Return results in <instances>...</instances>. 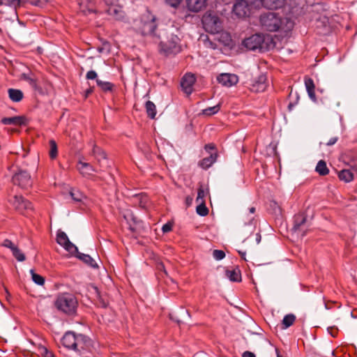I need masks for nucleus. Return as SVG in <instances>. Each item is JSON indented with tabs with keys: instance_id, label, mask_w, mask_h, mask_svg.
Wrapping results in <instances>:
<instances>
[{
	"instance_id": "nucleus-1",
	"label": "nucleus",
	"mask_w": 357,
	"mask_h": 357,
	"mask_svg": "<svg viewBox=\"0 0 357 357\" xmlns=\"http://www.w3.org/2000/svg\"><path fill=\"white\" fill-rule=\"evenodd\" d=\"M61 343L64 347L73 350L82 357H89L87 354L91 352L92 341L87 336L67 331L61 338Z\"/></svg>"
},
{
	"instance_id": "nucleus-2",
	"label": "nucleus",
	"mask_w": 357,
	"mask_h": 357,
	"mask_svg": "<svg viewBox=\"0 0 357 357\" xmlns=\"http://www.w3.org/2000/svg\"><path fill=\"white\" fill-rule=\"evenodd\" d=\"M157 38L160 40L158 52L160 54L169 56L181 52L179 38L177 35L170 33L167 29L159 30Z\"/></svg>"
},
{
	"instance_id": "nucleus-3",
	"label": "nucleus",
	"mask_w": 357,
	"mask_h": 357,
	"mask_svg": "<svg viewBox=\"0 0 357 357\" xmlns=\"http://www.w3.org/2000/svg\"><path fill=\"white\" fill-rule=\"evenodd\" d=\"M260 23L262 27L268 31L282 30L288 31L293 26V22L287 18L282 17L275 13H267L260 16Z\"/></svg>"
},
{
	"instance_id": "nucleus-4",
	"label": "nucleus",
	"mask_w": 357,
	"mask_h": 357,
	"mask_svg": "<svg viewBox=\"0 0 357 357\" xmlns=\"http://www.w3.org/2000/svg\"><path fill=\"white\" fill-rule=\"evenodd\" d=\"M56 308L68 314L75 312L77 307V301L75 296L69 293L61 294L55 301Z\"/></svg>"
},
{
	"instance_id": "nucleus-5",
	"label": "nucleus",
	"mask_w": 357,
	"mask_h": 357,
	"mask_svg": "<svg viewBox=\"0 0 357 357\" xmlns=\"http://www.w3.org/2000/svg\"><path fill=\"white\" fill-rule=\"evenodd\" d=\"M156 18L149 10L144 13L141 20L140 31L144 36H152L157 38L158 33H155L156 29Z\"/></svg>"
},
{
	"instance_id": "nucleus-6",
	"label": "nucleus",
	"mask_w": 357,
	"mask_h": 357,
	"mask_svg": "<svg viewBox=\"0 0 357 357\" xmlns=\"http://www.w3.org/2000/svg\"><path fill=\"white\" fill-rule=\"evenodd\" d=\"M202 21L204 28L208 32L216 33L222 30L220 19L215 14L206 13L202 17Z\"/></svg>"
},
{
	"instance_id": "nucleus-7",
	"label": "nucleus",
	"mask_w": 357,
	"mask_h": 357,
	"mask_svg": "<svg viewBox=\"0 0 357 357\" xmlns=\"http://www.w3.org/2000/svg\"><path fill=\"white\" fill-rule=\"evenodd\" d=\"M10 202L15 208L22 214L28 213L33 209L32 204L22 196H14Z\"/></svg>"
},
{
	"instance_id": "nucleus-8",
	"label": "nucleus",
	"mask_w": 357,
	"mask_h": 357,
	"mask_svg": "<svg viewBox=\"0 0 357 357\" xmlns=\"http://www.w3.org/2000/svg\"><path fill=\"white\" fill-rule=\"evenodd\" d=\"M264 38L261 34H254L243 41V45L250 50L264 48Z\"/></svg>"
},
{
	"instance_id": "nucleus-9",
	"label": "nucleus",
	"mask_w": 357,
	"mask_h": 357,
	"mask_svg": "<svg viewBox=\"0 0 357 357\" xmlns=\"http://www.w3.org/2000/svg\"><path fill=\"white\" fill-rule=\"evenodd\" d=\"M13 182L22 188H28L32 184L31 176L26 171H19L13 176Z\"/></svg>"
},
{
	"instance_id": "nucleus-10",
	"label": "nucleus",
	"mask_w": 357,
	"mask_h": 357,
	"mask_svg": "<svg viewBox=\"0 0 357 357\" xmlns=\"http://www.w3.org/2000/svg\"><path fill=\"white\" fill-rule=\"evenodd\" d=\"M56 242L70 253L77 252V248L69 240L68 236L64 231H58L56 234Z\"/></svg>"
},
{
	"instance_id": "nucleus-11",
	"label": "nucleus",
	"mask_w": 357,
	"mask_h": 357,
	"mask_svg": "<svg viewBox=\"0 0 357 357\" xmlns=\"http://www.w3.org/2000/svg\"><path fill=\"white\" fill-rule=\"evenodd\" d=\"M266 81L267 78L266 75H259L257 77L254 79L250 84V91L255 93L264 91L267 87Z\"/></svg>"
},
{
	"instance_id": "nucleus-12",
	"label": "nucleus",
	"mask_w": 357,
	"mask_h": 357,
	"mask_svg": "<svg viewBox=\"0 0 357 357\" xmlns=\"http://www.w3.org/2000/svg\"><path fill=\"white\" fill-rule=\"evenodd\" d=\"M234 13L239 17H243L249 15L250 6L245 0H236L233 6Z\"/></svg>"
},
{
	"instance_id": "nucleus-13",
	"label": "nucleus",
	"mask_w": 357,
	"mask_h": 357,
	"mask_svg": "<svg viewBox=\"0 0 357 357\" xmlns=\"http://www.w3.org/2000/svg\"><path fill=\"white\" fill-rule=\"evenodd\" d=\"M217 80L222 86L230 87L238 82V77L235 74L222 73L218 76Z\"/></svg>"
},
{
	"instance_id": "nucleus-14",
	"label": "nucleus",
	"mask_w": 357,
	"mask_h": 357,
	"mask_svg": "<svg viewBox=\"0 0 357 357\" xmlns=\"http://www.w3.org/2000/svg\"><path fill=\"white\" fill-rule=\"evenodd\" d=\"M195 77L192 74L186 73L181 79V86L183 91L188 95L192 92V86L195 82Z\"/></svg>"
},
{
	"instance_id": "nucleus-15",
	"label": "nucleus",
	"mask_w": 357,
	"mask_h": 357,
	"mask_svg": "<svg viewBox=\"0 0 357 357\" xmlns=\"http://www.w3.org/2000/svg\"><path fill=\"white\" fill-rule=\"evenodd\" d=\"M79 10L84 15L96 13L97 12L95 0H79Z\"/></svg>"
},
{
	"instance_id": "nucleus-16",
	"label": "nucleus",
	"mask_w": 357,
	"mask_h": 357,
	"mask_svg": "<svg viewBox=\"0 0 357 357\" xmlns=\"http://www.w3.org/2000/svg\"><path fill=\"white\" fill-rule=\"evenodd\" d=\"M26 118L24 116H15L4 117L1 119V123L3 125L22 126L26 124Z\"/></svg>"
},
{
	"instance_id": "nucleus-17",
	"label": "nucleus",
	"mask_w": 357,
	"mask_h": 357,
	"mask_svg": "<svg viewBox=\"0 0 357 357\" xmlns=\"http://www.w3.org/2000/svg\"><path fill=\"white\" fill-rule=\"evenodd\" d=\"M206 0H187V7L192 12H199L206 6Z\"/></svg>"
},
{
	"instance_id": "nucleus-18",
	"label": "nucleus",
	"mask_w": 357,
	"mask_h": 357,
	"mask_svg": "<svg viewBox=\"0 0 357 357\" xmlns=\"http://www.w3.org/2000/svg\"><path fill=\"white\" fill-rule=\"evenodd\" d=\"M77 168L80 174H82L84 176H89L93 172H95L94 168L91 164L82 162L81 160L77 162Z\"/></svg>"
},
{
	"instance_id": "nucleus-19",
	"label": "nucleus",
	"mask_w": 357,
	"mask_h": 357,
	"mask_svg": "<svg viewBox=\"0 0 357 357\" xmlns=\"http://www.w3.org/2000/svg\"><path fill=\"white\" fill-rule=\"evenodd\" d=\"M307 218L303 213H298L294 215V226L292 230L295 232L301 231L302 227L306 223Z\"/></svg>"
},
{
	"instance_id": "nucleus-20",
	"label": "nucleus",
	"mask_w": 357,
	"mask_h": 357,
	"mask_svg": "<svg viewBox=\"0 0 357 357\" xmlns=\"http://www.w3.org/2000/svg\"><path fill=\"white\" fill-rule=\"evenodd\" d=\"M261 6L267 9L273 10L281 8L284 0H260Z\"/></svg>"
},
{
	"instance_id": "nucleus-21",
	"label": "nucleus",
	"mask_w": 357,
	"mask_h": 357,
	"mask_svg": "<svg viewBox=\"0 0 357 357\" xmlns=\"http://www.w3.org/2000/svg\"><path fill=\"white\" fill-rule=\"evenodd\" d=\"M217 158L218 153L216 152L211 153L208 157H206L199 162V166L206 169L215 162Z\"/></svg>"
},
{
	"instance_id": "nucleus-22",
	"label": "nucleus",
	"mask_w": 357,
	"mask_h": 357,
	"mask_svg": "<svg viewBox=\"0 0 357 357\" xmlns=\"http://www.w3.org/2000/svg\"><path fill=\"white\" fill-rule=\"evenodd\" d=\"M20 78L22 80L27 82L33 89H38L37 79L36 78L33 73H31V71H29L28 73H22Z\"/></svg>"
},
{
	"instance_id": "nucleus-23",
	"label": "nucleus",
	"mask_w": 357,
	"mask_h": 357,
	"mask_svg": "<svg viewBox=\"0 0 357 357\" xmlns=\"http://www.w3.org/2000/svg\"><path fill=\"white\" fill-rule=\"evenodd\" d=\"M108 15L114 17L116 20H120L123 17V12L121 6L118 5H111L107 10Z\"/></svg>"
},
{
	"instance_id": "nucleus-24",
	"label": "nucleus",
	"mask_w": 357,
	"mask_h": 357,
	"mask_svg": "<svg viewBox=\"0 0 357 357\" xmlns=\"http://www.w3.org/2000/svg\"><path fill=\"white\" fill-rule=\"evenodd\" d=\"M304 81L309 97L312 100H316V96L314 92L315 86L313 79L310 77H305Z\"/></svg>"
},
{
	"instance_id": "nucleus-25",
	"label": "nucleus",
	"mask_w": 357,
	"mask_h": 357,
	"mask_svg": "<svg viewBox=\"0 0 357 357\" xmlns=\"http://www.w3.org/2000/svg\"><path fill=\"white\" fill-rule=\"evenodd\" d=\"M73 254H75L76 257L84 261L87 265L90 266L91 267L95 268L97 267L98 265L96 263L95 260L89 255L83 254L79 252L77 250V252H73Z\"/></svg>"
},
{
	"instance_id": "nucleus-26",
	"label": "nucleus",
	"mask_w": 357,
	"mask_h": 357,
	"mask_svg": "<svg viewBox=\"0 0 357 357\" xmlns=\"http://www.w3.org/2000/svg\"><path fill=\"white\" fill-rule=\"evenodd\" d=\"M8 94L9 98L15 102H20L24 98L23 92L20 89H9L8 90Z\"/></svg>"
},
{
	"instance_id": "nucleus-27",
	"label": "nucleus",
	"mask_w": 357,
	"mask_h": 357,
	"mask_svg": "<svg viewBox=\"0 0 357 357\" xmlns=\"http://www.w3.org/2000/svg\"><path fill=\"white\" fill-rule=\"evenodd\" d=\"M227 277L232 282H240L241 280V274L239 270H227Z\"/></svg>"
},
{
	"instance_id": "nucleus-28",
	"label": "nucleus",
	"mask_w": 357,
	"mask_h": 357,
	"mask_svg": "<svg viewBox=\"0 0 357 357\" xmlns=\"http://www.w3.org/2000/svg\"><path fill=\"white\" fill-rule=\"evenodd\" d=\"M145 108L148 116L151 119H155L157 113L155 105L152 101L148 100L145 104Z\"/></svg>"
},
{
	"instance_id": "nucleus-29",
	"label": "nucleus",
	"mask_w": 357,
	"mask_h": 357,
	"mask_svg": "<svg viewBox=\"0 0 357 357\" xmlns=\"http://www.w3.org/2000/svg\"><path fill=\"white\" fill-rule=\"evenodd\" d=\"M338 177L340 180L349 183L354 179V174L349 169H343L339 172Z\"/></svg>"
},
{
	"instance_id": "nucleus-30",
	"label": "nucleus",
	"mask_w": 357,
	"mask_h": 357,
	"mask_svg": "<svg viewBox=\"0 0 357 357\" xmlns=\"http://www.w3.org/2000/svg\"><path fill=\"white\" fill-rule=\"evenodd\" d=\"M315 169L321 176H326L329 173L326 162L322 160L318 162Z\"/></svg>"
},
{
	"instance_id": "nucleus-31",
	"label": "nucleus",
	"mask_w": 357,
	"mask_h": 357,
	"mask_svg": "<svg viewBox=\"0 0 357 357\" xmlns=\"http://www.w3.org/2000/svg\"><path fill=\"white\" fill-rule=\"evenodd\" d=\"M97 85L100 88V89L104 92L112 91L114 88V84L109 82H103L100 79H96Z\"/></svg>"
},
{
	"instance_id": "nucleus-32",
	"label": "nucleus",
	"mask_w": 357,
	"mask_h": 357,
	"mask_svg": "<svg viewBox=\"0 0 357 357\" xmlns=\"http://www.w3.org/2000/svg\"><path fill=\"white\" fill-rule=\"evenodd\" d=\"M289 98L290 99V101L288 105V109L289 111H291L293 108L297 105L298 101L299 100V96L296 92L293 93V91H291L289 95Z\"/></svg>"
},
{
	"instance_id": "nucleus-33",
	"label": "nucleus",
	"mask_w": 357,
	"mask_h": 357,
	"mask_svg": "<svg viewBox=\"0 0 357 357\" xmlns=\"http://www.w3.org/2000/svg\"><path fill=\"white\" fill-rule=\"evenodd\" d=\"M50 144L49 155L51 159H55L58 155L57 144L54 139H51Z\"/></svg>"
},
{
	"instance_id": "nucleus-34",
	"label": "nucleus",
	"mask_w": 357,
	"mask_h": 357,
	"mask_svg": "<svg viewBox=\"0 0 357 357\" xmlns=\"http://www.w3.org/2000/svg\"><path fill=\"white\" fill-rule=\"evenodd\" d=\"M296 320V317L293 314H289L284 316L282 320V325L284 326V328H287L294 323Z\"/></svg>"
},
{
	"instance_id": "nucleus-35",
	"label": "nucleus",
	"mask_w": 357,
	"mask_h": 357,
	"mask_svg": "<svg viewBox=\"0 0 357 357\" xmlns=\"http://www.w3.org/2000/svg\"><path fill=\"white\" fill-rule=\"evenodd\" d=\"M198 206H197L196 211L197 214L201 216H206L208 213V209L206 206L205 201H202V202L198 203Z\"/></svg>"
},
{
	"instance_id": "nucleus-36",
	"label": "nucleus",
	"mask_w": 357,
	"mask_h": 357,
	"mask_svg": "<svg viewBox=\"0 0 357 357\" xmlns=\"http://www.w3.org/2000/svg\"><path fill=\"white\" fill-rule=\"evenodd\" d=\"M220 109V104H218L213 107H209L202 110V114L206 116H211L217 114Z\"/></svg>"
},
{
	"instance_id": "nucleus-37",
	"label": "nucleus",
	"mask_w": 357,
	"mask_h": 357,
	"mask_svg": "<svg viewBox=\"0 0 357 357\" xmlns=\"http://www.w3.org/2000/svg\"><path fill=\"white\" fill-rule=\"evenodd\" d=\"M92 154L97 158L98 160L106 158L105 153L97 146H93Z\"/></svg>"
},
{
	"instance_id": "nucleus-38",
	"label": "nucleus",
	"mask_w": 357,
	"mask_h": 357,
	"mask_svg": "<svg viewBox=\"0 0 357 357\" xmlns=\"http://www.w3.org/2000/svg\"><path fill=\"white\" fill-rule=\"evenodd\" d=\"M72 199L77 202H82L85 198L84 195L78 190H73L70 192Z\"/></svg>"
},
{
	"instance_id": "nucleus-39",
	"label": "nucleus",
	"mask_w": 357,
	"mask_h": 357,
	"mask_svg": "<svg viewBox=\"0 0 357 357\" xmlns=\"http://www.w3.org/2000/svg\"><path fill=\"white\" fill-rule=\"evenodd\" d=\"M95 290L96 291V294H97V305L98 307H102V308H106L108 305V301L107 299H105V298H103L100 294V292L98 291V289L96 287L95 288Z\"/></svg>"
},
{
	"instance_id": "nucleus-40",
	"label": "nucleus",
	"mask_w": 357,
	"mask_h": 357,
	"mask_svg": "<svg viewBox=\"0 0 357 357\" xmlns=\"http://www.w3.org/2000/svg\"><path fill=\"white\" fill-rule=\"evenodd\" d=\"M30 272L32 280L36 284L38 285H43L45 284V278L43 276L36 273L33 270H31Z\"/></svg>"
},
{
	"instance_id": "nucleus-41",
	"label": "nucleus",
	"mask_w": 357,
	"mask_h": 357,
	"mask_svg": "<svg viewBox=\"0 0 357 357\" xmlns=\"http://www.w3.org/2000/svg\"><path fill=\"white\" fill-rule=\"evenodd\" d=\"M12 253L17 261H24L25 260V255L17 246L12 250Z\"/></svg>"
},
{
	"instance_id": "nucleus-42",
	"label": "nucleus",
	"mask_w": 357,
	"mask_h": 357,
	"mask_svg": "<svg viewBox=\"0 0 357 357\" xmlns=\"http://www.w3.org/2000/svg\"><path fill=\"white\" fill-rule=\"evenodd\" d=\"M206 195V192L204 191L203 187L200 186L198 188L197 197L196 199V202L197 203H199V202H202V201H205L204 199H205Z\"/></svg>"
},
{
	"instance_id": "nucleus-43",
	"label": "nucleus",
	"mask_w": 357,
	"mask_h": 357,
	"mask_svg": "<svg viewBox=\"0 0 357 357\" xmlns=\"http://www.w3.org/2000/svg\"><path fill=\"white\" fill-rule=\"evenodd\" d=\"M213 256L216 260H221L225 258V253L224 251L220 250H214L213 252Z\"/></svg>"
},
{
	"instance_id": "nucleus-44",
	"label": "nucleus",
	"mask_w": 357,
	"mask_h": 357,
	"mask_svg": "<svg viewBox=\"0 0 357 357\" xmlns=\"http://www.w3.org/2000/svg\"><path fill=\"white\" fill-rule=\"evenodd\" d=\"M98 75L96 71L94 70H89L87 72L86 75V78L87 79H97Z\"/></svg>"
},
{
	"instance_id": "nucleus-45",
	"label": "nucleus",
	"mask_w": 357,
	"mask_h": 357,
	"mask_svg": "<svg viewBox=\"0 0 357 357\" xmlns=\"http://www.w3.org/2000/svg\"><path fill=\"white\" fill-rule=\"evenodd\" d=\"M3 246L10 248L11 251L16 247L10 240L6 239L3 243Z\"/></svg>"
},
{
	"instance_id": "nucleus-46",
	"label": "nucleus",
	"mask_w": 357,
	"mask_h": 357,
	"mask_svg": "<svg viewBox=\"0 0 357 357\" xmlns=\"http://www.w3.org/2000/svg\"><path fill=\"white\" fill-rule=\"evenodd\" d=\"M6 3L10 6H13L15 8L20 6L21 0H5Z\"/></svg>"
},
{
	"instance_id": "nucleus-47",
	"label": "nucleus",
	"mask_w": 357,
	"mask_h": 357,
	"mask_svg": "<svg viewBox=\"0 0 357 357\" xmlns=\"http://www.w3.org/2000/svg\"><path fill=\"white\" fill-rule=\"evenodd\" d=\"M172 229V224L170 222H167L162 227V231L163 233H167Z\"/></svg>"
},
{
	"instance_id": "nucleus-48",
	"label": "nucleus",
	"mask_w": 357,
	"mask_h": 357,
	"mask_svg": "<svg viewBox=\"0 0 357 357\" xmlns=\"http://www.w3.org/2000/svg\"><path fill=\"white\" fill-rule=\"evenodd\" d=\"M165 1L169 5H170L172 7L178 6L181 1V0H165Z\"/></svg>"
},
{
	"instance_id": "nucleus-49",
	"label": "nucleus",
	"mask_w": 357,
	"mask_h": 357,
	"mask_svg": "<svg viewBox=\"0 0 357 357\" xmlns=\"http://www.w3.org/2000/svg\"><path fill=\"white\" fill-rule=\"evenodd\" d=\"M338 140V137H331L327 142H326V145L327 146H332L333 144H335Z\"/></svg>"
},
{
	"instance_id": "nucleus-50",
	"label": "nucleus",
	"mask_w": 357,
	"mask_h": 357,
	"mask_svg": "<svg viewBox=\"0 0 357 357\" xmlns=\"http://www.w3.org/2000/svg\"><path fill=\"white\" fill-rule=\"evenodd\" d=\"M193 201V197L191 196H187L185 199L186 206H190Z\"/></svg>"
},
{
	"instance_id": "nucleus-51",
	"label": "nucleus",
	"mask_w": 357,
	"mask_h": 357,
	"mask_svg": "<svg viewBox=\"0 0 357 357\" xmlns=\"http://www.w3.org/2000/svg\"><path fill=\"white\" fill-rule=\"evenodd\" d=\"M204 149L206 151H210L215 149V145L213 144H208L205 145Z\"/></svg>"
},
{
	"instance_id": "nucleus-52",
	"label": "nucleus",
	"mask_w": 357,
	"mask_h": 357,
	"mask_svg": "<svg viewBox=\"0 0 357 357\" xmlns=\"http://www.w3.org/2000/svg\"><path fill=\"white\" fill-rule=\"evenodd\" d=\"M242 357H256V356L254 353L247 351L243 354Z\"/></svg>"
},
{
	"instance_id": "nucleus-53",
	"label": "nucleus",
	"mask_w": 357,
	"mask_h": 357,
	"mask_svg": "<svg viewBox=\"0 0 357 357\" xmlns=\"http://www.w3.org/2000/svg\"><path fill=\"white\" fill-rule=\"evenodd\" d=\"M157 268L159 270V271H162L165 272V274H167V272L165 271V265L163 264V263L160 262V263H158V265H157Z\"/></svg>"
},
{
	"instance_id": "nucleus-54",
	"label": "nucleus",
	"mask_w": 357,
	"mask_h": 357,
	"mask_svg": "<svg viewBox=\"0 0 357 357\" xmlns=\"http://www.w3.org/2000/svg\"><path fill=\"white\" fill-rule=\"evenodd\" d=\"M93 91V87H91L86 91V96H88L89 94L92 93Z\"/></svg>"
},
{
	"instance_id": "nucleus-55",
	"label": "nucleus",
	"mask_w": 357,
	"mask_h": 357,
	"mask_svg": "<svg viewBox=\"0 0 357 357\" xmlns=\"http://www.w3.org/2000/svg\"><path fill=\"white\" fill-rule=\"evenodd\" d=\"M45 353H46V357H54L53 354L51 352H49L47 349H45Z\"/></svg>"
},
{
	"instance_id": "nucleus-56",
	"label": "nucleus",
	"mask_w": 357,
	"mask_h": 357,
	"mask_svg": "<svg viewBox=\"0 0 357 357\" xmlns=\"http://www.w3.org/2000/svg\"><path fill=\"white\" fill-rule=\"evenodd\" d=\"M105 3L108 5L109 6H110L111 5H113L112 3V1L111 0H104Z\"/></svg>"
},
{
	"instance_id": "nucleus-57",
	"label": "nucleus",
	"mask_w": 357,
	"mask_h": 357,
	"mask_svg": "<svg viewBox=\"0 0 357 357\" xmlns=\"http://www.w3.org/2000/svg\"><path fill=\"white\" fill-rule=\"evenodd\" d=\"M256 241H257V243H259L260 242V241H261V236H260V234H257Z\"/></svg>"
},
{
	"instance_id": "nucleus-58",
	"label": "nucleus",
	"mask_w": 357,
	"mask_h": 357,
	"mask_svg": "<svg viewBox=\"0 0 357 357\" xmlns=\"http://www.w3.org/2000/svg\"><path fill=\"white\" fill-rule=\"evenodd\" d=\"M249 210H250V212L251 213H254L255 212V207H251V208H250Z\"/></svg>"
},
{
	"instance_id": "nucleus-59",
	"label": "nucleus",
	"mask_w": 357,
	"mask_h": 357,
	"mask_svg": "<svg viewBox=\"0 0 357 357\" xmlns=\"http://www.w3.org/2000/svg\"><path fill=\"white\" fill-rule=\"evenodd\" d=\"M239 254H241L242 256H244L245 255V252H242L241 251H238Z\"/></svg>"
},
{
	"instance_id": "nucleus-60",
	"label": "nucleus",
	"mask_w": 357,
	"mask_h": 357,
	"mask_svg": "<svg viewBox=\"0 0 357 357\" xmlns=\"http://www.w3.org/2000/svg\"><path fill=\"white\" fill-rule=\"evenodd\" d=\"M2 33V30L0 28V35Z\"/></svg>"
}]
</instances>
